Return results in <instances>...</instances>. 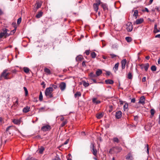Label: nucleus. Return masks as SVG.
<instances>
[{
  "mask_svg": "<svg viewBox=\"0 0 160 160\" xmlns=\"http://www.w3.org/2000/svg\"><path fill=\"white\" fill-rule=\"evenodd\" d=\"M135 102V98H133L131 100V102L134 103Z\"/></svg>",
  "mask_w": 160,
  "mask_h": 160,
  "instance_id": "bf43d9fd",
  "label": "nucleus"
},
{
  "mask_svg": "<svg viewBox=\"0 0 160 160\" xmlns=\"http://www.w3.org/2000/svg\"><path fill=\"white\" fill-rule=\"evenodd\" d=\"M160 32V30H158L157 28V25L156 24H155L154 27V32L155 33H157Z\"/></svg>",
  "mask_w": 160,
  "mask_h": 160,
  "instance_id": "c756f323",
  "label": "nucleus"
},
{
  "mask_svg": "<svg viewBox=\"0 0 160 160\" xmlns=\"http://www.w3.org/2000/svg\"><path fill=\"white\" fill-rule=\"evenodd\" d=\"M67 123V122L66 121H64L61 124V126L62 127L65 126Z\"/></svg>",
  "mask_w": 160,
  "mask_h": 160,
  "instance_id": "49530a36",
  "label": "nucleus"
},
{
  "mask_svg": "<svg viewBox=\"0 0 160 160\" xmlns=\"http://www.w3.org/2000/svg\"><path fill=\"white\" fill-rule=\"evenodd\" d=\"M92 102L96 104H98L100 103L101 101L100 100H97L96 98H94L92 99Z\"/></svg>",
  "mask_w": 160,
  "mask_h": 160,
  "instance_id": "b1692460",
  "label": "nucleus"
},
{
  "mask_svg": "<svg viewBox=\"0 0 160 160\" xmlns=\"http://www.w3.org/2000/svg\"><path fill=\"white\" fill-rule=\"evenodd\" d=\"M97 2V3H96L97 4L98 6L101 4H102V3H103L101 2V1L100 0H98Z\"/></svg>",
  "mask_w": 160,
  "mask_h": 160,
  "instance_id": "5fc2aeb1",
  "label": "nucleus"
},
{
  "mask_svg": "<svg viewBox=\"0 0 160 160\" xmlns=\"http://www.w3.org/2000/svg\"><path fill=\"white\" fill-rule=\"evenodd\" d=\"M69 141V139H67L66 141L64 143V144L66 145L68 144V142Z\"/></svg>",
  "mask_w": 160,
  "mask_h": 160,
  "instance_id": "6e6d98bb",
  "label": "nucleus"
},
{
  "mask_svg": "<svg viewBox=\"0 0 160 160\" xmlns=\"http://www.w3.org/2000/svg\"><path fill=\"white\" fill-rule=\"evenodd\" d=\"M21 20H22V18H21V17H20L18 18V19L17 20V24H19L21 23Z\"/></svg>",
  "mask_w": 160,
  "mask_h": 160,
  "instance_id": "de8ad7c7",
  "label": "nucleus"
},
{
  "mask_svg": "<svg viewBox=\"0 0 160 160\" xmlns=\"http://www.w3.org/2000/svg\"><path fill=\"white\" fill-rule=\"evenodd\" d=\"M111 74V73L109 71H107L106 72V74L108 76H109Z\"/></svg>",
  "mask_w": 160,
  "mask_h": 160,
  "instance_id": "69168bd1",
  "label": "nucleus"
},
{
  "mask_svg": "<svg viewBox=\"0 0 160 160\" xmlns=\"http://www.w3.org/2000/svg\"><path fill=\"white\" fill-rule=\"evenodd\" d=\"M23 70L26 73H28L29 72V69L27 67H24L23 68Z\"/></svg>",
  "mask_w": 160,
  "mask_h": 160,
  "instance_id": "7c9ffc66",
  "label": "nucleus"
},
{
  "mask_svg": "<svg viewBox=\"0 0 160 160\" xmlns=\"http://www.w3.org/2000/svg\"><path fill=\"white\" fill-rule=\"evenodd\" d=\"M140 67L141 69H144L146 71H147L149 67V64L147 63L145 64H142L140 65Z\"/></svg>",
  "mask_w": 160,
  "mask_h": 160,
  "instance_id": "1a4fd4ad",
  "label": "nucleus"
},
{
  "mask_svg": "<svg viewBox=\"0 0 160 160\" xmlns=\"http://www.w3.org/2000/svg\"><path fill=\"white\" fill-rule=\"evenodd\" d=\"M45 108L42 107L39 109V112H42L44 111Z\"/></svg>",
  "mask_w": 160,
  "mask_h": 160,
  "instance_id": "3c124183",
  "label": "nucleus"
},
{
  "mask_svg": "<svg viewBox=\"0 0 160 160\" xmlns=\"http://www.w3.org/2000/svg\"><path fill=\"white\" fill-rule=\"evenodd\" d=\"M43 12L42 11L39 12L36 15V17L37 18H40L42 15Z\"/></svg>",
  "mask_w": 160,
  "mask_h": 160,
  "instance_id": "a878e982",
  "label": "nucleus"
},
{
  "mask_svg": "<svg viewBox=\"0 0 160 160\" xmlns=\"http://www.w3.org/2000/svg\"><path fill=\"white\" fill-rule=\"evenodd\" d=\"M155 111L154 109H151L150 113H151V115L152 116H153L154 115L155 113Z\"/></svg>",
  "mask_w": 160,
  "mask_h": 160,
  "instance_id": "a19ab883",
  "label": "nucleus"
},
{
  "mask_svg": "<svg viewBox=\"0 0 160 160\" xmlns=\"http://www.w3.org/2000/svg\"><path fill=\"white\" fill-rule=\"evenodd\" d=\"M39 100L41 101L43 100V96L41 92H40L39 98Z\"/></svg>",
  "mask_w": 160,
  "mask_h": 160,
  "instance_id": "e433bc0d",
  "label": "nucleus"
},
{
  "mask_svg": "<svg viewBox=\"0 0 160 160\" xmlns=\"http://www.w3.org/2000/svg\"><path fill=\"white\" fill-rule=\"evenodd\" d=\"M7 70H4L2 73L1 76L3 77L5 79H10L11 78L8 76V75L10 74L9 72H7Z\"/></svg>",
  "mask_w": 160,
  "mask_h": 160,
  "instance_id": "39448f33",
  "label": "nucleus"
},
{
  "mask_svg": "<svg viewBox=\"0 0 160 160\" xmlns=\"http://www.w3.org/2000/svg\"><path fill=\"white\" fill-rule=\"evenodd\" d=\"M132 25L130 22H128L126 25V29L128 32H131L132 30Z\"/></svg>",
  "mask_w": 160,
  "mask_h": 160,
  "instance_id": "0eeeda50",
  "label": "nucleus"
},
{
  "mask_svg": "<svg viewBox=\"0 0 160 160\" xmlns=\"http://www.w3.org/2000/svg\"><path fill=\"white\" fill-rule=\"evenodd\" d=\"M122 116V112L121 111H118L116 112L115 117L116 118L118 119L121 118Z\"/></svg>",
  "mask_w": 160,
  "mask_h": 160,
  "instance_id": "f8f14e48",
  "label": "nucleus"
},
{
  "mask_svg": "<svg viewBox=\"0 0 160 160\" xmlns=\"http://www.w3.org/2000/svg\"><path fill=\"white\" fill-rule=\"evenodd\" d=\"M98 6H99L96 3H94L93 5L94 9L96 12H97L98 10Z\"/></svg>",
  "mask_w": 160,
  "mask_h": 160,
  "instance_id": "aec40b11",
  "label": "nucleus"
},
{
  "mask_svg": "<svg viewBox=\"0 0 160 160\" xmlns=\"http://www.w3.org/2000/svg\"><path fill=\"white\" fill-rule=\"evenodd\" d=\"M146 148H147V152L148 154H149V146L148 144H147L146 145Z\"/></svg>",
  "mask_w": 160,
  "mask_h": 160,
  "instance_id": "8fccbe9b",
  "label": "nucleus"
},
{
  "mask_svg": "<svg viewBox=\"0 0 160 160\" xmlns=\"http://www.w3.org/2000/svg\"><path fill=\"white\" fill-rule=\"evenodd\" d=\"M86 62L84 61H83L82 63V65L83 67H86V65H85Z\"/></svg>",
  "mask_w": 160,
  "mask_h": 160,
  "instance_id": "4d7b16f0",
  "label": "nucleus"
},
{
  "mask_svg": "<svg viewBox=\"0 0 160 160\" xmlns=\"http://www.w3.org/2000/svg\"><path fill=\"white\" fill-rule=\"evenodd\" d=\"M91 57L92 58H95L96 56V54L94 52H92L91 53Z\"/></svg>",
  "mask_w": 160,
  "mask_h": 160,
  "instance_id": "c9c22d12",
  "label": "nucleus"
},
{
  "mask_svg": "<svg viewBox=\"0 0 160 160\" xmlns=\"http://www.w3.org/2000/svg\"><path fill=\"white\" fill-rule=\"evenodd\" d=\"M82 82L83 83V86L85 87H88L89 85V84L88 83V82H87L85 81H82Z\"/></svg>",
  "mask_w": 160,
  "mask_h": 160,
  "instance_id": "72a5a7b5",
  "label": "nucleus"
},
{
  "mask_svg": "<svg viewBox=\"0 0 160 160\" xmlns=\"http://www.w3.org/2000/svg\"><path fill=\"white\" fill-rule=\"evenodd\" d=\"M119 66V63L118 62L116 63L114 67L113 68V70L115 72H116V71L118 70V68Z\"/></svg>",
  "mask_w": 160,
  "mask_h": 160,
  "instance_id": "5701e85b",
  "label": "nucleus"
},
{
  "mask_svg": "<svg viewBox=\"0 0 160 160\" xmlns=\"http://www.w3.org/2000/svg\"><path fill=\"white\" fill-rule=\"evenodd\" d=\"M16 29H14L12 31H11L10 33H9V34H10V35H13V34L15 32H16Z\"/></svg>",
  "mask_w": 160,
  "mask_h": 160,
  "instance_id": "c03bdc74",
  "label": "nucleus"
},
{
  "mask_svg": "<svg viewBox=\"0 0 160 160\" xmlns=\"http://www.w3.org/2000/svg\"><path fill=\"white\" fill-rule=\"evenodd\" d=\"M124 110H125L128 108V105L127 103H125L123 107Z\"/></svg>",
  "mask_w": 160,
  "mask_h": 160,
  "instance_id": "37998d69",
  "label": "nucleus"
},
{
  "mask_svg": "<svg viewBox=\"0 0 160 160\" xmlns=\"http://www.w3.org/2000/svg\"><path fill=\"white\" fill-rule=\"evenodd\" d=\"M102 73V71L100 69H98L96 72V75L97 77L100 76Z\"/></svg>",
  "mask_w": 160,
  "mask_h": 160,
  "instance_id": "412c9836",
  "label": "nucleus"
},
{
  "mask_svg": "<svg viewBox=\"0 0 160 160\" xmlns=\"http://www.w3.org/2000/svg\"><path fill=\"white\" fill-rule=\"evenodd\" d=\"M128 78L129 79H132V73L131 72H129L128 75Z\"/></svg>",
  "mask_w": 160,
  "mask_h": 160,
  "instance_id": "58836bf2",
  "label": "nucleus"
},
{
  "mask_svg": "<svg viewBox=\"0 0 160 160\" xmlns=\"http://www.w3.org/2000/svg\"><path fill=\"white\" fill-rule=\"evenodd\" d=\"M145 98L144 97V96H142L140 98L138 103H141L142 105H144L145 103Z\"/></svg>",
  "mask_w": 160,
  "mask_h": 160,
  "instance_id": "ddd939ff",
  "label": "nucleus"
},
{
  "mask_svg": "<svg viewBox=\"0 0 160 160\" xmlns=\"http://www.w3.org/2000/svg\"><path fill=\"white\" fill-rule=\"evenodd\" d=\"M101 6L104 11H106L107 12L108 11V8L107 5L106 3H102L101 4Z\"/></svg>",
  "mask_w": 160,
  "mask_h": 160,
  "instance_id": "4468645a",
  "label": "nucleus"
},
{
  "mask_svg": "<svg viewBox=\"0 0 160 160\" xmlns=\"http://www.w3.org/2000/svg\"><path fill=\"white\" fill-rule=\"evenodd\" d=\"M12 122L15 124L19 125L21 123V120L20 119H14L12 120Z\"/></svg>",
  "mask_w": 160,
  "mask_h": 160,
  "instance_id": "f3484780",
  "label": "nucleus"
},
{
  "mask_svg": "<svg viewBox=\"0 0 160 160\" xmlns=\"http://www.w3.org/2000/svg\"><path fill=\"white\" fill-rule=\"evenodd\" d=\"M138 11L137 10H135L134 11L133 16H134L135 18H137L138 16Z\"/></svg>",
  "mask_w": 160,
  "mask_h": 160,
  "instance_id": "bb28decb",
  "label": "nucleus"
},
{
  "mask_svg": "<svg viewBox=\"0 0 160 160\" xmlns=\"http://www.w3.org/2000/svg\"><path fill=\"white\" fill-rule=\"evenodd\" d=\"M85 53L86 54V55H89V54L90 53L89 50H86L85 51Z\"/></svg>",
  "mask_w": 160,
  "mask_h": 160,
  "instance_id": "603ef678",
  "label": "nucleus"
},
{
  "mask_svg": "<svg viewBox=\"0 0 160 160\" xmlns=\"http://www.w3.org/2000/svg\"><path fill=\"white\" fill-rule=\"evenodd\" d=\"M16 72L17 71L15 69H14L12 70V72L13 73H16Z\"/></svg>",
  "mask_w": 160,
  "mask_h": 160,
  "instance_id": "680f3d73",
  "label": "nucleus"
},
{
  "mask_svg": "<svg viewBox=\"0 0 160 160\" xmlns=\"http://www.w3.org/2000/svg\"><path fill=\"white\" fill-rule=\"evenodd\" d=\"M125 158L127 160H133V156L130 152H129L125 156Z\"/></svg>",
  "mask_w": 160,
  "mask_h": 160,
  "instance_id": "9d476101",
  "label": "nucleus"
},
{
  "mask_svg": "<svg viewBox=\"0 0 160 160\" xmlns=\"http://www.w3.org/2000/svg\"><path fill=\"white\" fill-rule=\"evenodd\" d=\"M24 90L25 92V95L27 96L28 94V92L27 88L26 87H23Z\"/></svg>",
  "mask_w": 160,
  "mask_h": 160,
  "instance_id": "ea45409f",
  "label": "nucleus"
},
{
  "mask_svg": "<svg viewBox=\"0 0 160 160\" xmlns=\"http://www.w3.org/2000/svg\"><path fill=\"white\" fill-rule=\"evenodd\" d=\"M104 115V113L102 112L98 113L96 115V117L98 119H100L102 118Z\"/></svg>",
  "mask_w": 160,
  "mask_h": 160,
  "instance_id": "dca6fc26",
  "label": "nucleus"
},
{
  "mask_svg": "<svg viewBox=\"0 0 160 160\" xmlns=\"http://www.w3.org/2000/svg\"><path fill=\"white\" fill-rule=\"evenodd\" d=\"M51 129V126L48 125L44 126L41 128V130L43 131H50Z\"/></svg>",
  "mask_w": 160,
  "mask_h": 160,
  "instance_id": "6e6552de",
  "label": "nucleus"
},
{
  "mask_svg": "<svg viewBox=\"0 0 160 160\" xmlns=\"http://www.w3.org/2000/svg\"><path fill=\"white\" fill-rule=\"evenodd\" d=\"M110 56H111V57L112 58H114L115 57H116L117 56V55L114 54H110Z\"/></svg>",
  "mask_w": 160,
  "mask_h": 160,
  "instance_id": "864d4df0",
  "label": "nucleus"
},
{
  "mask_svg": "<svg viewBox=\"0 0 160 160\" xmlns=\"http://www.w3.org/2000/svg\"><path fill=\"white\" fill-rule=\"evenodd\" d=\"M26 160H37L35 159L33 157H28L27 158Z\"/></svg>",
  "mask_w": 160,
  "mask_h": 160,
  "instance_id": "a18cd8bd",
  "label": "nucleus"
},
{
  "mask_svg": "<svg viewBox=\"0 0 160 160\" xmlns=\"http://www.w3.org/2000/svg\"><path fill=\"white\" fill-rule=\"evenodd\" d=\"M127 60L125 59H123L121 62L122 68V69H124L125 67V65L126 63Z\"/></svg>",
  "mask_w": 160,
  "mask_h": 160,
  "instance_id": "2eb2a0df",
  "label": "nucleus"
},
{
  "mask_svg": "<svg viewBox=\"0 0 160 160\" xmlns=\"http://www.w3.org/2000/svg\"><path fill=\"white\" fill-rule=\"evenodd\" d=\"M126 40L128 42H131L132 41V39L130 37H127L125 38Z\"/></svg>",
  "mask_w": 160,
  "mask_h": 160,
  "instance_id": "c85d7f7f",
  "label": "nucleus"
},
{
  "mask_svg": "<svg viewBox=\"0 0 160 160\" xmlns=\"http://www.w3.org/2000/svg\"><path fill=\"white\" fill-rule=\"evenodd\" d=\"M151 70L152 71H155L156 70V67L155 66H152L151 67Z\"/></svg>",
  "mask_w": 160,
  "mask_h": 160,
  "instance_id": "79ce46f5",
  "label": "nucleus"
},
{
  "mask_svg": "<svg viewBox=\"0 0 160 160\" xmlns=\"http://www.w3.org/2000/svg\"><path fill=\"white\" fill-rule=\"evenodd\" d=\"M0 122L1 123H3L4 122L2 118L0 117Z\"/></svg>",
  "mask_w": 160,
  "mask_h": 160,
  "instance_id": "052dcab7",
  "label": "nucleus"
},
{
  "mask_svg": "<svg viewBox=\"0 0 160 160\" xmlns=\"http://www.w3.org/2000/svg\"><path fill=\"white\" fill-rule=\"evenodd\" d=\"M122 150L121 147H113L111 148L109 151V152L111 154H113L115 153H117L120 152Z\"/></svg>",
  "mask_w": 160,
  "mask_h": 160,
  "instance_id": "7ed1b4c3",
  "label": "nucleus"
},
{
  "mask_svg": "<svg viewBox=\"0 0 160 160\" xmlns=\"http://www.w3.org/2000/svg\"><path fill=\"white\" fill-rule=\"evenodd\" d=\"M18 104V99H17L16 101H15V103L13 104V105L15 106H17Z\"/></svg>",
  "mask_w": 160,
  "mask_h": 160,
  "instance_id": "09e8293b",
  "label": "nucleus"
},
{
  "mask_svg": "<svg viewBox=\"0 0 160 160\" xmlns=\"http://www.w3.org/2000/svg\"><path fill=\"white\" fill-rule=\"evenodd\" d=\"M146 81V77H144L142 79V82H145Z\"/></svg>",
  "mask_w": 160,
  "mask_h": 160,
  "instance_id": "e2e57ef3",
  "label": "nucleus"
},
{
  "mask_svg": "<svg viewBox=\"0 0 160 160\" xmlns=\"http://www.w3.org/2000/svg\"><path fill=\"white\" fill-rule=\"evenodd\" d=\"M51 87L52 88H54V89H56L57 88V86L56 85H52V87Z\"/></svg>",
  "mask_w": 160,
  "mask_h": 160,
  "instance_id": "13d9d810",
  "label": "nucleus"
},
{
  "mask_svg": "<svg viewBox=\"0 0 160 160\" xmlns=\"http://www.w3.org/2000/svg\"><path fill=\"white\" fill-rule=\"evenodd\" d=\"M45 150V148L43 147H41L39 148H38V151L39 152L40 154H42V153L43 151Z\"/></svg>",
  "mask_w": 160,
  "mask_h": 160,
  "instance_id": "393cba45",
  "label": "nucleus"
},
{
  "mask_svg": "<svg viewBox=\"0 0 160 160\" xmlns=\"http://www.w3.org/2000/svg\"><path fill=\"white\" fill-rule=\"evenodd\" d=\"M105 83L107 84H112L114 82L111 79H107L105 81Z\"/></svg>",
  "mask_w": 160,
  "mask_h": 160,
  "instance_id": "4be33fe9",
  "label": "nucleus"
},
{
  "mask_svg": "<svg viewBox=\"0 0 160 160\" xmlns=\"http://www.w3.org/2000/svg\"><path fill=\"white\" fill-rule=\"evenodd\" d=\"M53 89L51 87L47 88L45 91V94L48 98H50L53 97L52 92Z\"/></svg>",
  "mask_w": 160,
  "mask_h": 160,
  "instance_id": "f257e3e1",
  "label": "nucleus"
},
{
  "mask_svg": "<svg viewBox=\"0 0 160 160\" xmlns=\"http://www.w3.org/2000/svg\"><path fill=\"white\" fill-rule=\"evenodd\" d=\"M9 30L6 28H3L1 31L0 32V39L4 37L6 38L10 36Z\"/></svg>",
  "mask_w": 160,
  "mask_h": 160,
  "instance_id": "f03ea898",
  "label": "nucleus"
},
{
  "mask_svg": "<svg viewBox=\"0 0 160 160\" xmlns=\"http://www.w3.org/2000/svg\"><path fill=\"white\" fill-rule=\"evenodd\" d=\"M143 21V19L140 18L136 20L134 24H139L141 23Z\"/></svg>",
  "mask_w": 160,
  "mask_h": 160,
  "instance_id": "6ab92c4d",
  "label": "nucleus"
},
{
  "mask_svg": "<svg viewBox=\"0 0 160 160\" xmlns=\"http://www.w3.org/2000/svg\"><path fill=\"white\" fill-rule=\"evenodd\" d=\"M81 95V93L80 92H77L75 94L74 96L75 98H77L78 97H80Z\"/></svg>",
  "mask_w": 160,
  "mask_h": 160,
  "instance_id": "f704fd0d",
  "label": "nucleus"
},
{
  "mask_svg": "<svg viewBox=\"0 0 160 160\" xmlns=\"http://www.w3.org/2000/svg\"><path fill=\"white\" fill-rule=\"evenodd\" d=\"M89 76L90 77L91 79L92 78H93L97 77L96 75L95 74L92 72L90 73L89 74Z\"/></svg>",
  "mask_w": 160,
  "mask_h": 160,
  "instance_id": "473e14b6",
  "label": "nucleus"
},
{
  "mask_svg": "<svg viewBox=\"0 0 160 160\" xmlns=\"http://www.w3.org/2000/svg\"><path fill=\"white\" fill-rule=\"evenodd\" d=\"M30 107L27 106L23 108L22 111L24 113H26L30 111Z\"/></svg>",
  "mask_w": 160,
  "mask_h": 160,
  "instance_id": "a211bd4d",
  "label": "nucleus"
},
{
  "mask_svg": "<svg viewBox=\"0 0 160 160\" xmlns=\"http://www.w3.org/2000/svg\"><path fill=\"white\" fill-rule=\"evenodd\" d=\"M12 127V126H9L6 129V131L8 132L10 129V128Z\"/></svg>",
  "mask_w": 160,
  "mask_h": 160,
  "instance_id": "0e129e2a",
  "label": "nucleus"
},
{
  "mask_svg": "<svg viewBox=\"0 0 160 160\" xmlns=\"http://www.w3.org/2000/svg\"><path fill=\"white\" fill-rule=\"evenodd\" d=\"M44 72L48 74H50L51 72L49 69L47 68H45L44 69Z\"/></svg>",
  "mask_w": 160,
  "mask_h": 160,
  "instance_id": "cd10ccee",
  "label": "nucleus"
},
{
  "mask_svg": "<svg viewBox=\"0 0 160 160\" xmlns=\"http://www.w3.org/2000/svg\"><path fill=\"white\" fill-rule=\"evenodd\" d=\"M91 79L95 83H97V81L95 79H93V78H92Z\"/></svg>",
  "mask_w": 160,
  "mask_h": 160,
  "instance_id": "338daca9",
  "label": "nucleus"
},
{
  "mask_svg": "<svg viewBox=\"0 0 160 160\" xmlns=\"http://www.w3.org/2000/svg\"><path fill=\"white\" fill-rule=\"evenodd\" d=\"M90 148L91 152L94 156L97 157L98 155V151L95 148L93 143H92L90 146Z\"/></svg>",
  "mask_w": 160,
  "mask_h": 160,
  "instance_id": "20e7f679",
  "label": "nucleus"
},
{
  "mask_svg": "<svg viewBox=\"0 0 160 160\" xmlns=\"http://www.w3.org/2000/svg\"><path fill=\"white\" fill-rule=\"evenodd\" d=\"M59 87L62 91H64L66 88V84L64 82L61 83L59 85Z\"/></svg>",
  "mask_w": 160,
  "mask_h": 160,
  "instance_id": "9b49d317",
  "label": "nucleus"
},
{
  "mask_svg": "<svg viewBox=\"0 0 160 160\" xmlns=\"http://www.w3.org/2000/svg\"><path fill=\"white\" fill-rule=\"evenodd\" d=\"M155 38H160V34L157 35L155 36Z\"/></svg>",
  "mask_w": 160,
  "mask_h": 160,
  "instance_id": "774afa93",
  "label": "nucleus"
},
{
  "mask_svg": "<svg viewBox=\"0 0 160 160\" xmlns=\"http://www.w3.org/2000/svg\"><path fill=\"white\" fill-rule=\"evenodd\" d=\"M113 141L114 142H116L118 143L119 142V140L117 138L115 137L113 139Z\"/></svg>",
  "mask_w": 160,
  "mask_h": 160,
  "instance_id": "4c0bfd02",
  "label": "nucleus"
},
{
  "mask_svg": "<svg viewBox=\"0 0 160 160\" xmlns=\"http://www.w3.org/2000/svg\"><path fill=\"white\" fill-rule=\"evenodd\" d=\"M42 5V3L41 2L37 1L35 5V7L34 8V10L36 11L37 10L40 8Z\"/></svg>",
  "mask_w": 160,
  "mask_h": 160,
  "instance_id": "423d86ee",
  "label": "nucleus"
},
{
  "mask_svg": "<svg viewBox=\"0 0 160 160\" xmlns=\"http://www.w3.org/2000/svg\"><path fill=\"white\" fill-rule=\"evenodd\" d=\"M83 58L82 56L79 55L76 58V60L77 61H81Z\"/></svg>",
  "mask_w": 160,
  "mask_h": 160,
  "instance_id": "2f4dec72",
  "label": "nucleus"
}]
</instances>
